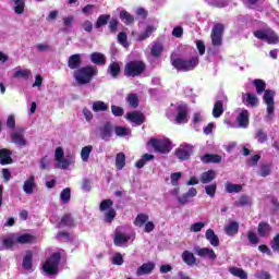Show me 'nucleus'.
<instances>
[{
	"label": "nucleus",
	"instance_id": "21",
	"mask_svg": "<svg viewBox=\"0 0 279 279\" xmlns=\"http://www.w3.org/2000/svg\"><path fill=\"white\" fill-rule=\"evenodd\" d=\"M69 69L75 70L82 66V54H72L68 60Z\"/></svg>",
	"mask_w": 279,
	"mask_h": 279
},
{
	"label": "nucleus",
	"instance_id": "27",
	"mask_svg": "<svg viewBox=\"0 0 279 279\" xmlns=\"http://www.w3.org/2000/svg\"><path fill=\"white\" fill-rule=\"evenodd\" d=\"M100 137L102 141H110V138H112V125H110V123L105 124L100 129Z\"/></svg>",
	"mask_w": 279,
	"mask_h": 279
},
{
	"label": "nucleus",
	"instance_id": "23",
	"mask_svg": "<svg viewBox=\"0 0 279 279\" xmlns=\"http://www.w3.org/2000/svg\"><path fill=\"white\" fill-rule=\"evenodd\" d=\"M14 74H13V77H15V80H19V78H23V80H29V76L32 75V70L29 69H21V66H17L14 69Z\"/></svg>",
	"mask_w": 279,
	"mask_h": 279
},
{
	"label": "nucleus",
	"instance_id": "25",
	"mask_svg": "<svg viewBox=\"0 0 279 279\" xmlns=\"http://www.w3.org/2000/svg\"><path fill=\"white\" fill-rule=\"evenodd\" d=\"M242 99L246 104V106H252V108H254V106H258V97H256V95L254 94H243Z\"/></svg>",
	"mask_w": 279,
	"mask_h": 279
},
{
	"label": "nucleus",
	"instance_id": "37",
	"mask_svg": "<svg viewBox=\"0 0 279 279\" xmlns=\"http://www.w3.org/2000/svg\"><path fill=\"white\" fill-rule=\"evenodd\" d=\"M92 153H93V146L88 145L83 147L81 150V160L83 162H88V160H90Z\"/></svg>",
	"mask_w": 279,
	"mask_h": 279
},
{
	"label": "nucleus",
	"instance_id": "44",
	"mask_svg": "<svg viewBox=\"0 0 279 279\" xmlns=\"http://www.w3.org/2000/svg\"><path fill=\"white\" fill-rule=\"evenodd\" d=\"M226 191H227V193H241V191H243V185L234 184V183H227Z\"/></svg>",
	"mask_w": 279,
	"mask_h": 279
},
{
	"label": "nucleus",
	"instance_id": "63",
	"mask_svg": "<svg viewBox=\"0 0 279 279\" xmlns=\"http://www.w3.org/2000/svg\"><path fill=\"white\" fill-rule=\"evenodd\" d=\"M112 265H123V255L121 253H117L112 259H111Z\"/></svg>",
	"mask_w": 279,
	"mask_h": 279
},
{
	"label": "nucleus",
	"instance_id": "50",
	"mask_svg": "<svg viewBox=\"0 0 279 279\" xmlns=\"http://www.w3.org/2000/svg\"><path fill=\"white\" fill-rule=\"evenodd\" d=\"M114 132L117 136H130L132 134L130 129L123 126H116Z\"/></svg>",
	"mask_w": 279,
	"mask_h": 279
},
{
	"label": "nucleus",
	"instance_id": "52",
	"mask_svg": "<svg viewBox=\"0 0 279 279\" xmlns=\"http://www.w3.org/2000/svg\"><path fill=\"white\" fill-rule=\"evenodd\" d=\"M108 21H110V15H100L98 19H97V22H96V25L95 27L99 28V27H104V25H107L108 24Z\"/></svg>",
	"mask_w": 279,
	"mask_h": 279
},
{
	"label": "nucleus",
	"instance_id": "51",
	"mask_svg": "<svg viewBox=\"0 0 279 279\" xmlns=\"http://www.w3.org/2000/svg\"><path fill=\"white\" fill-rule=\"evenodd\" d=\"M253 84L256 87V92L258 95H263V93H265L266 84L264 83L263 80H255Z\"/></svg>",
	"mask_w": 279,
	"mask_h": 279
},
{
	"label": "nucleus",
	"instance_id": "45",
	"mask_svg": "<svg viewBox=\"0 0 279 279\" xmlns=\"http://www.w3.org/2000/svg\"><path fill=\"white\" fill-rule=\"evenodd\" d=\"M15 14H23L25 12V0H14Z\"/></svg>",
	"mask_w": 279,
	"mask_h": 279
},
{
	"label": "nucleus",
	"instance_id": "29",
	"mask_svg": "<svg viewBox=\"0 0 279 279\" xmlns=\"http://www.w3.org/2000/svg\"><path fill=\"white\" fill-rule=\"evenodd\" d=\"M12 162V153L3 148L0 149V165H10Z\"/></svg>",
	"mask_w": 279,
	"mask_h": 279
},
{
	"label": "nucleus",
	"instance_id": "20",
	"mask_svg": "<svg viewBox=\"0 0 279 279\" xmlns=\"http://www.w3.org/2000/svg\"><path fill=\"white\" fill-rule=\"evenodd\" d=\"M239 128H247L250 125V111L242 110L238 116Z\"/></svg>",
	"mask_w": 279,
	"mask_h": 279
},
{
	"label": "nucleus",
	"instance_id": "14",
	"mask_svg": "<svg viewBox=\"0 0 279 279\" xmlns=\"http://www.w3.org/2000/svg\"><path fill=\"white\" fill-rule=\"evenodd\" d=\"M125 118L128 121H131V123H135V125H143V123H145V117L138 111L128 112Z\"/></svg>",
	"mask_w": 279,
	"mask_h": 279
},
{
	"label": "nucleus",
	"instance_id": "62",
	"mask_svg": "<svg viewBox=\"0 0 279 279\" xmlns=\"http://www.w3.org/2000/svg\"><path fill=\"white\" fill-rule=\"evenodd\" d=\"M96 8L97 7H95V4H87L82 9V12L88 16L90 14H95Z\"/></svg>",
	"mask_w": 279,
	"mask_h": 279
},
{
	"label": "nucleus",
	"instance_id": "9",
	"mask_svg": "<svg viewBox=\"0 0 279 279\" xmlns=\"http://www.w3.org/2000/svg\"><path fill=\"white\" fill-rule=\"evenodd\" d=\"M254 36L259 40H265L268 45H276V43H278V35L271 29L255 31Z\"/></svg>",
	"mask_w": 279,
	"mask_h": 279
},
{
	"label": "nucleus",
	"instance_id": "12",
	"mask_svg": "<svg viewBox=\"0 0 279 279\" xmlns=\"http://www.w3.org/2000/svg\"><path fill=\"white\" fill-rule=\"evenodd\" d=\"M177 117H175V123L179 125H182V123H189V111L185 104H179L177 107Z\"/></svg>",
	"mask_w": 279,
	"mask_h": 279
},
{
	"label": "nucleus",
	"instance_id": "34",
	"mask_svg": "<svg viewBox=\"0 0 279 279\" xmlns=\"http://www.w3.org/2000/svg\"><path fill=\"white\" fill-rule=\"evenodd\" d=\"M221 114H223V101L218 100L214 105L213 117L215 119H219V117H221Z\"/></svg>",
	"mask_w": 279,
	"mask_h": 279
},
{
	"label": "nucleus",
	"instance_id": "36",
	"mask_svg": "<svg viewBox=\"0 0 279 279\" xmlns=\"http://www.w3.org/2000/svg\"><path fill=\"white\" fill-rule=\"evenodd\" d=\"M229 271L232 276H235V278L247 279V272H245V270H243V268L231 267V268H229Z\"/></svg>",
	"mask_w": 279,
	"mask_h": 279
},
{
	"label": "nucleus",
	"instance_id": "46",
	"mask_svg": "<svg viewBox=\"0 0 279 279\" xmlns=\"http://www.w3.org/2000/svg\"><path fill=\"white\" fill-rule=\"evenodd\" d=\"M60 199L62 204H69V202H71V189L65 187L64 190H62V192L60 193Z\"/></svg>",
	"mask_w": 279,
	"mask_h": 279
},
{
	"label": "nucleus",
	"instance_id": "2",
	"mask_svg": "<svg viewBox=\"0 0 279 279\" xmlns=\"http://www.w3.org/2000/svg\"><path fill=\"white\" fill-rule=\"evenodd\" d=\"M54 160L57 162V169L69 171L75 167V157L73 155L64 157V149L62 147L56 148Z\"/></svg>",
	"mask_w": 279,
	"mask_h": 279
},
{
	"label": "nucleus",
	"instance_id": "53",
	"mask_svg": "<svg viewBox=\"0 0 279 279\" xmlns=\"http://www.w3.org/2000/svg\"><path fill=\"white\" fill-rule=\"evenodd\" d=\"M50 166H51V159H49V157L46 156L39 160V169H41V171L49 169Z\"/></svg>",
	"mask_w": 279,
	"mask_h": 279
},
{
	"label": "nucleus",
	"instance_id": "7",
	"mask_svg": "<svg viewBox=\"0 0 279 279\" xmlns=\"http://www.w3.org/2000/svg\"><path fill=\"white\" fill-rule=\"evenodd\" d=\"M149 145L154 147L155 151L159 154H169L171 151V142L169 140H156L151 138Z\"/></svg>",
	"mask_w": 279,
	"mask_h": 279
},
{
	"label": "nucleus",
	"instance_id": "6",
	"mask_svg": "<svg viewBox=\"0 0 279 279\" xmlns=\"http://www.w3.org/2000/svg\"><path fill=\"white\" fill-rule=\"evenodd\" d=\"M274 97H276V92L269 89L264 92V102L267 106L266 121H271V119H274V112L276 110Z\"/></svg>",
	"mask_w": 279,
	"mask_h": 279
},
{
	"label": "nucleus",
	"instance_id": "10",
	"mask_svg": "<svg viewBox=\"0 0 279 279\" xmlns=\"http://www.w3.org/2000/svg\"><path fill=\"white\" fill-rule=\"evenodd\" d=\"M226 26L223 24L218 23L213 27L211 31V43L214 47H221V43L223 40V29Z\"/></svg>",
	"mask_w": 279,
	"mask_h": 279
},
{
	"label": "nucleus",
	"instance_id": "16",
	"mask_svg": "<svg viewBox=\"0 0 279 279\" xmlns=\"http://www.w3.org/2000/svg\"><path fill=\"white\" fill-rule=\"evenodd\" d=\"M34 189H36V177L31 175L24 181L23 191L26 195H32L34 194Z\"/></svg>",
	"mask_w": 279,
	"mask_h": 279
},
{
	"label": "nucleus",
	"instance_id": "24",
	"mask_svg": "<svg viewBox=\"0 0 279 279\" xmlns=\"http://www.w3.org/2000/svg\"><path fill=\"white\" fill-rule=\"evenodd\" d=\"M257 232L262 238L269 236V234H271V226L267 222H260L258 225Z\"/></svg>",
	"mask_w": 279,
	"mask_h": 279
},
{
	"label": "nucleus",
	"instance_id": "22",
	"mask_svg": "<svg viewBox=\"0 0 279 279\" xmlns=\"http://www.w3.org/2000/svg\"><path fill=\"white\" fill-rule=\"evenodd\" d=\"M182 260L185 263V265H189V267H193V265H197V258L191 251H184L182 253Z\"/></svg>",
	"mask_w": 279,
	"mask_h": 279
},
{
	"label": "nucleus",
	"instance_id": "28",
	"mask_svg": "<svg viewBox=\"0 0 279 279\" xmlns=\"http://www.w3.org/2000/svg\"><path fill=\"white\" fill-rule=\"evenodd\" d=\"M216 177L217 172H215V170H208L201 174V182L202 184H209V182H213V180H215Z\"/></svg>",
	"mask_w": 279,
	"mask_h": 279
},
{
	"label": "nucleus",
	"instance_id": "4",
	"mask_svg": "<svg viewBox=\"0 0 279 279\" xmlns=\"http://www.w3.org/2000/svg\"><path fill=\"white\" fill-rule=\"evenodd\" d=\"M60 253L52 254L43 265V269L47 276H58V267H60Z\"/></svg>",
	"mask_w": 279,
	"mask_h": 279
},
{
	"label": "nucleus",
	"instance_id": "8",
	"mask_svg": "<svg viewBox=\"0 0 279 279\" xmlns=\"http://www.w3.org/2000/svg\"><path fill=\"white\" fill-rule=\"evenodd\" d=\"M11 142H13L14 145H17V147H27L29 142L27 141V137H25V129H15L11 133Z\"/></svg>",
	"mask_w": 279,
	"mask_h": 279
},
{
	"label": "nucleus",
	"instance_id": "1",
	"mask_svg": "<svg viewBox=\"0 0 279 279\" xmlns=\"http://www.w3.org/2000/svg\"><path fill=\"white\" fill-rule=\"evenodd\" d=\"M97 73L98 71L96 66L86 65L74 72V78L76 80L77 84L84 86L85 84H90Z\"/></svg>",
	"mask_w": 279,
	"mask_h": 279
},
{
	"label": "nucleus",
	"instance_id": "30",
	"mask_svg": "<svg viewBox=\"0 0 279 279\" xmlns=\"http://www.w3.org/2000/svg\"><path fill=\"white\" fill-rule=\"evenodd\" d=\"M33 256L34 255L32 254V251H27L25 256H24L22 267H24V269H26L27 271H33V269H32V267H33V264H32Z\"/></svg>",
	"mask_w": 279,
	"mask_h": 279
},
{
	"label": "nucleus",
	"instance_id": "38",
	"mask_svg": "<svg viewBox=\"0 0 279 279\" xmlns=\"http://www.w3.org/2000/svg\"><path fill=\"white\" fill-rule=\"evenodd\" d=\"M13 236L15 239L16 245L17 243L25 244V243H32L34 241V236L29 234H22V235L13 234Z\"/></svg>",
	"mask_w": 279,
	"mask_h": 279
},
{
	"label": "nucleus",
	"instance_id": "5",
	"mask_svg": "<svg viewBox=\"0 0 279 279\" xmlns=\"http://www.w3.org/2000/svg\"><path fill=\"white\" fill-rule=\"evenodd\" d=\"M145 71V63L142 61H131L125 64L124 73L128 77H136Z\"/></svg>",
	"mask_w": 279,
	"mask_h": 279
},
{
	"label": "nucleus",
	"instance_id": "60",
	"mask_svg": "<svg viewBox=\"0 0 279 279\" xmlns=\"http://www.w3.org/2000/svg\"><path fill=\"white\" fill-rule=\"evenodd\" d=\"M3 245H4V247H7V250H10L11 247H14V245H16V240L14 238V234H12L8 239H5L3 241Z\"/></svg>",
	"mask_w": 279,
	"mask_h": 279
},
{
	"label": "nucleus",
	"instance_id": "47",
	"mask_svg": "<svg viewBox=\"0 0 279 279\" xmlns=\"http://www.w3.org/2000/svg\"><path fill=\"white\" fill-rule=\"evenodd\" d=\"M154 32H156V27L147 26L145 32L138 36L137 40H146V38H149Z\"/></svg>",
	"mask_w": 279,
	"mask_h": 279
},
{
	"label": "nucleus",
	"instance_id": "41",
	"mask_svg": "<svg viewBox=\"0 0 279 279\" xmlns=\"http://www.w3.org/2000/svg\"><path fill=\"white\" fill-rule=\"evenodd\" d=\"M149 160H154V155L145 154L136 163L137 169H143L144 165H147Z\"/></svg>",
	"mask_w": 279,
	"mask_h": 279
},
{
	"label": "nucleus",
	"instance_id": "56",
	"mask_svg": "<svg viewBox=\"0 0 279 279\" xmlns=\"http://www.w3.org/2000/svg\"><path fill=\"white\" fill-rule=\"evenodd\" d=\"M206 195H209V197H215V194L217 193V184L211 183L209 185L205 186Z\"/></svg>",
	"mask_w": 279,
	"mask_h": 279
},
{
	"label": "nucleus",
	"instance_id": "55",
	"mask_svg": "<svg viewBox=\"0 0 279 279\" xmlns=\"http://www.w3.org/2000/svg\"><path fill=\"white\" fill-rule=\"evenodd\" d=\"M255 138L258 143H265L267 141V133L263 129H258L255 133Z\"/></svg>",
	"mask_w": 279,
	"mask_h": 279
},
{
	"label": "nucleus",
	"instance_id": "42",
	"mask_svg": "<svg viewBox=\"0 0 279 279\" xmlns=\"http://www.w3.org/2000/svg\"><path fill=\"white\" fill-rule=\"evenodd\" d=\"M120 19L125 23V25H132V23H134V16H132L128 11H121Z\"/></svg>",
	"mask_w": 279,
	"mask_h": 279
},
{
	"label": "nucleus",
	"instance_id": "33",
	"mask_svg": "<svg viewBox=\"0 0 279 279\" xmlns=\"http://www.w3.org/2000/svg\"><path fill=\"white\" fill-rule=\"evenodd\" d=\"M147 221H149V216L147 214H138L134 220V226L143 228Z\"/></svg>",
	"mask_w": 279,
	"mask_h": 279
},
{
	"label": "nucleus",
	"instance_id": "57",
	"mask_svg": "<svg viewBox=\"0 0 279 279\" xmlns=\"http://www.w3.org/2000/svg\"><path fill=\"white\" fill-rule=\"evenodd\" d=\"M162 44H154L153 48H151V56H154L155 58H158V56H160V53H162Z\"/></svg>",
	"mask_w": 279,
	"mask_h": 279
},
{
	"label": "nucleus",
	"instance_id": "15",
	"mask_svg": "<svg viewBox=\"0 0 279 279\" xmlns=\"http://www.w3.org/2000/svg\"><path fill=\"white\" fill-rule=\"evenodd\" d=\"M154 269H156V264H154V262L145 263L137 268L136 276H149Z\"/></svg>",
	"mask_w": 279,
	"mask_h": 279
},
{
	"label": "nucleus",
	"instance_id": "49",
	"mask_svg": "<svg viewBox=\"0 0 279 279\" xmlns=\"http://www.w3.org/2000/svg\"><path fill=\"white\" fill-rule=\"evenodd\" d=\"M117 217V211L113 208L108 209L105 213V221L106 223H112L114 218Z\"/></svg>",
	"mask_w": 279,
	"mask_h": 279
},
{
	"label": "nucleus",
	"instance_id": "48",
	"mask_svg": "<svg viewBox=\"0 0 279 279\" xmlns=\"http://www.w3.org/2000/svg\"><path fill=\"white\" fill-rule=\"evenodd\" d=\"M126 101L131 108H138V96L136 94H130L126 97Z\"/></svg>",
	"mask_w": 279,
	"mask_h": 279
},
{
	"label": "nucleus",
	"instance_id": "19",
	"mask_svg": "<svg viewBox=\"0 0 279 279\" xmlns=\"http://www.w3.org/2000/svg\"><path fill=\"white\" fill-rule=\"evenodd\" d=\"M225 233L227 236H235V234H239V222L230 221L228 225H226Z\"/></svg>",
	"mask_w": 279,
	"mask_h": 279
},
{
	"label": "nucleus",
	"instance_id": "11",
	"mask_svg": "<svg viewBox=\"0 0 279 279\" xmlns=\"http://www.w3.org/2000/svg\"><path fill=\"white\" fill-rule=\"evenodd\" d=\"M193 145L191 144H181L179 148L175 149L174 155L179 160H189L193 154Z\"/></svg>",
	"mask_w": 279,
	"mask_h": 279
},
{
	"label": "nucleus",
	"instance_id": "32",
	"mask_svg": "<svg viewBox=\"0 0 279 279\" xmlns=\"http://www.w3.org/2000/svg\"><path fill=\"white\" fill-rule=\"evenodd\" d=\"M92 110L93 112H106V110H108V104L101 100L94 101L92 105Z\"/></svg>",
	"mask_w": 279,
	"mask_h": 279
},
{
	"label": "nucleus",
	"instance_id": "43",
	"mask_svg": "<svg viewBox=\"0 0 279 279\" xmlns=\"http://www.w3.org/2000/svg\"><path fill=\"white\" fill-rule=\"evenodd\" d=\"M116 167L118 171H121L125 167V154L119 153L116 157Z\"/></svg>",
	"mask_w": 279,
	"mask_h": 279
},
{
	"label": "nucleus",
	"instance_id": "17",
	"mask_svg": "<svg viewBox=\"0 0 279 279\" xmlns=\"http://www.w3.org/2000/svg\"><path fill=\"white\" fill-rule=\"evenodd\" d=\"M193 197H197V189L191 187L185 194L178 197L179 204H182V206L189 204L190 199H193Z\"/></svg>",
	"mask_w": 279,
	"mask_h": 279
},
{
	"label": "nucleus",
	"instance_id": "35",
	"mask_svg": "<svg viewBox=\"0 0 279 279\" xmlns=\"http://www.w3.org/2000/svg\"><path fill=\"white\" fill-rule=\"evenodd\" d=\"M202 162L208 165V162L219 163L221 162V156L207 154L201 157Z\"/></svg>",
	"mask_w": 279,
	"mask_h": 279
},
{
	"label": "nucleus",
	"instance_id": "54",
	"mask_svg": "<svg viewBox=\"0 0 279 279\" xmlns=\"http://www.w3.org/2000/svg\"><path fill=\"white\" fill-rule=\"evenodd\" d=\"M64 226H73V218L70 215L63 216L59 222V228H64Z\"/></svg>",
	"mask_w": 279,
	"mask_h": 279
},
{
	"label": "nucleus",
	"instance_id": "61",
	"mask_svg": "<svg viewBox=\"0 0 279 279\" xmlns=\"http://www.w3.org/2000/svg\"><path fill=\"white\" fill-rule=\"evenodd\" d=\"M182 178V172H174L170 175V182L172 186H178V182H180V179Z\"/></svg>",
	"mask_w": 279,
	"mask_h": 279
},
{
	"label": "nucleus",
	"instance_id": "59",
	"mask_svg": "<svg viewBox=\"0 0 279 279\" xmlns=\"http://www.w3.org/2000/svg\"><path fill=\"white\" fill-rule=\"evenodd\" d=\"M206 227V222H195L191 225L190 232H202V229Z\"/></svg>",
	"mask_w": 279,
	"mask_h": 279
},
{
	"label": "nucleus",
	"instance_id": "58",
	"mask_svg": "<svg viewBox=\"0 0 279 279\" xmlns=\"http://www.w3.org/2000/svg\"><path fill=\"white\" fill-rule=\"evenodd\" d=\"M113 204L114 203L112 202V199H105L100 203L99 208L101 211H106V210L108 211L110 210V208H112Z\"/></svg>",
	"mask_w": 279,
	"mask_h": 279
},
{
	"label": "nucleus",
	"instance_id": "64",
	"mask_svg": "<svg viewBox=\"0 0 279 279\" xmlns=\"http://www.w3.org/2000/svg\"><path fill=\"white\" fill-rule=\"evenodd\" d=\"M118 41L120 43V45H122L123 47H128V35L125 33H120L118 35Z\"/></svg>",
	"mask_w": 279,
	"mask_h": 279
},
{
	"label": "nucleus",
	"instance_id": "31",
	"mask_svg": "<svg viewBox=\"0 0 279 279\" xmlns=\"http://www.w3.org/2000/svg\"><path fill=\"white\" fill-rule=\"evenodd\" d=\"M107 73H109L111 77H119V73H121V65L117 62L110 63Z\"/></svg>",
	"mask_w": 279,
	"mask_h": 279
},
{
	"label": "nucleus",
	"instance_id": "18",
	"mask_svg": "<svg viewBox=\"0 0 279 279\" xmlns=\"http://www.w3.org/2000/svg\"><path fill=\"white\" fill-rule=\"evenodd\" d=\"M130 239H131L130 234L121 233V231L117 229L113 243L114 245H118V247H122V245H125V243H128Z\"/></svg>",
	"mask_w": 279,
	"mask_h": 279
},
{
	"label": "nucleus",
	"instance_id": "39",
	"mask_svg": "<svg viewBox=\"0 0 279 279\" xmlns=\"http://www.w3.org/2000/svg\"><path fill=\"white\" fill-rule=\"evenodd\" d=\"M90 60L94 64H106V56L100 52H94L90 56Z\"/></svg>",
	"mask_w": 279,
	"mask_h": 279
},
{
	"label": "nucleus",
	"instance_id": "26",
	"mask_svg": "<svg viewBox=\"0 0 279 279\" xmlns=\"http://www.w3.org/2000/svg\"><path fill=\"white\" fill-rule=\"evenodd\" d=\"M205 236L207 241H209L210 245L214 247H219V236L215 234V231L213 229H208L205 233Z\"/></svg>",
	"mask_w": 279,
	"mask_h": 279
},
{
	"label": "nucleus",
	"instance_id": "3",
	"mask_svg": "<svg viewBox=\"0 0 279 279\" xmlns=\"http://www.w3.org/2000/svg\"><path fill=\"white\" fill-rule=\"evenodd\" d=\"M171 64L177 71H193L199 64V57L195 56L190 59H171Z\"/></svg>",
	"mask_w": 279,
	"mask_h": 279
},
{
	"label": "nucleus",
	"instance_id": "40",
	"mask_svg": "<svg viewBox=\"0 0 279 279\" xmlns=\"http://www.w3.org/2000/svg\"><path fill=\"white\" fill-rule=\"evenodd\" d=\"M258 175L262 178H267V175H271V165L263 163L259 166Z\"/></svg>",
	"mask_w": 279,
	"mask_h": 279
},
{
	"label": "nucleus",
	"instance_id": "13",
	"mask_svg": "<svg viewBox=\"0 0 279 279\" xmlns=\"http://www.w3.org/2000/svg\"><path fill=\"white\" fill-rule=\"evenodd\" d=\"M195 254H197V256H201V258H208L209 260H217V254L215 253V251L213 248L196 247Z\"/></svg>",
	"mask_w": 279,
	"mask_h": 279
}]
</instances>
